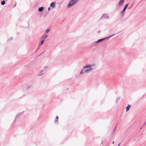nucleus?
<instances>
[{"label":"nucleus","instance_id":"nucleus-1","mask_svg":"<svg viewBox=\"0 0 146 146\" xmlns=\"http://www.w3.org/2000/svg\"><path fill=\"white\" fill-rule=\"evenodd\" d=\"M70 2L69 3L68 5V7H70L72 6L73 5L78 1V0H70Z\"/></svg>","mask_w":146,"mask_h":146},{"label":"nucleus","instance_id":"nucleus-2","mask_svg":"<svg viewBox=\"0 0 146 146\" xmlns=\"http://www.w3.org/2000/svg\"><path fill=\"white\" fill-rule=\"evenodd\" d=\"M128 4H126L125 5V6L124 7V8L123 9V10L121 12V14H122L123 15V13H124V12L125 11V10L127 8V7L128 6Z\"/></svg>","mask_w":146,"mask_h":146},{"label":"nucleus","instance_id":"nucleus-3","mask_svg":"<svg viewBox=\"0 0 146 146\" xmlns=\"http://www.w3.org/2000/svg\"><path fill=\"white\" fill-rule=\"evenodd\" d=\"M124 1V0H120L119 2V5H122L123 4Z\"/></svg>","mask_w":146,"mask_h":146},{"label":"nucleus","instance_id":"nucleus-4","mask_svg":"<svg viewBox=\"0 0 146 146\" xmlns=\"http://www.w3.org/2000/svg\"><path fill=\"white\" fill-rule=\"evenodd\" d=\"M55 2H53L50 5V6L52 7V8H54L55 6Z\"/></svg>","mask_w":146,"mask_h":146},{"label":"nucleus","instance_id":"nucleus-5","mask_svg":"<svg viewBox=\"0 0 146 146\" xmlns=\"http://www.w3.org/2000/svg\"><path fill=\"white\" fill-rule=\"evenodd\" d=\"M131 105H128V106L126 107V111H128L129 110L130 108V107Z\"/></svg>","mask_w":146,"mask_h":146},{"label":"nucleus","instance_id":"nucleus-6","mask_svg":"<svg viewBox=\"0 0 146 146\" xmlns=\"http://www.w3.org/2000/svg\"><path fill=\"white\" fill-rule=\"evenodd\" d=\"M43 9V7H41L38 9V11L40 12L42 11Z\"/></svg>","mask_w":146,"mask_h":146},{"label":"nucleus","instance_id":"nucleus-7","mask_svg":"<svg viewBox=\"0 0 146 146\" xmlns=\"http://www.w3.org/2000/svg\"><path fill=\"white\" fill-rule=\"evenodd\" d=\"M48 35H45V36H43L42 37V39H44H44L47 37Z\"/></svg>","mask_w":146,"mask_h":146},{"label":"nucleus","instance_id":"nucleus-8","mask_svg":"<svg viewBox=\"0 0 146 146\" xmlns=\"http://www.w3.org/2000/svg\"><path fill=\"white\" fill-rule=\"evenodd\" d=\"M104 39V38H103V39H99L98 41H97L96 42L97 43L103 40Z\"/></svg>","mask_w":146,"mask_h":146},{"label":"nucleus","instance_id":"nucleus-9","mask_svg":"<svg viewBox=\"0 0 146 146\" xmlns=\"http://www.w3.org/2000/svg\"><path fill=\"white\" fill-rule=\"evenodd\" d=\"M92 70V69L91 68H90V69H88V70H86V71H85V72H87L88 71H91Z\"/></svg>","mask_w":146,"mask_h":146},{"label":"nucleus","instance_id":"nucleus-10","mask_svg":"<svg viewBox=\"0 0 146 146\" xmlns=\"http://www.w3.org/2000/svg\"><path fill=\"white\" fill-rule=\"evenodd\" d=\"M5 3V2L4 1H2L1 2V4L2 5H4Z\"/></svg>","mask_w":146,"mask_h":146},{"label":"nucleus","instance_id":"nucleus-11","mask_svg":"<svg viewBox=\"0 0 146 146\" xmlns=\"http://www.w3.org/2000/svg\"><path fill=\"white\" fill-rule=\"evenodd\" d=\"M91 66L90 65H89L87 66H85V67H84V68H90V67Z\"/></svg>","mask_w":146,"mask_h":146},{"label":"nucleus","instance_id":"nucleus-12","mask_svg":"<svg viewBox=\"0 0 146 146\" xmlns=\"http://www.w3.org/2000/svg\"><path fill=\"white\" fill-rule=\"evenodd\" d=\"M58 116H56V120L55 121V122H57L58 121Z\"/></svg>","mask_w":146,"mask_h":146},{"label":"nucleus","instance_id":"nucleus-13","mask_svg":"<svg viewBox=\"0 0 146 146\" xmlns=\"http://www.w3.org/2000/svg\"><path fill=\"white\" fill-rule=\"evenodd\" d=\"M44 40L43 39L41 41V44H40L41 45L44 42Z\"/></svg>","mask_w":146,"mask_h":146},{"label":"nucleus","instance_id":"nucleus-14","mask_svg":"<svg viewBox=\"0 0 146 146\" xmlns=\"http://www.w3.org/2000/svg\"><path fill=\"white\" fill-rule=\"evenodd\" d=\"M50 31V30L49 29H47L46 30V33H48V32Z\"/></svg>","mask_w":146,"mask_h":146},{"label":"nucleus","instance_id":"nucleus-15","mask_svg":"<svg viewBox=\"0 0 146 146\" xmlns=\"http://www.w3.org/2000/svg\"><path fill=\"white\" fill-rule=\"evenodd\" d=\"M144 125H146V122H145L144 123Z\"/></svg>","mask_w":146,"mask_h":146},{"label":"nucleus","instance_id":"nucleus-16","mask_svg":"<svg viewBox=\"0 0 146 146\" xmlns=\"http://www.w3.org/2000/svg\"><path fill=\"white\" fill-rule=\"evenodd\" d=\"M82 71H81V72H80V73L81 74H82L83 73L82 72Z\"/></svg>","mask_w":146,"mask_h":146},{"label":"nucleus","instance_id":"nucleus-17","mask_svg":"<svg viewBox=\"0 0 146 146\" xmlns=\"http://www.w3.org/2000/svg\"><path fill=\"white\" fill-rule=\"evenodd\" d=\"M50 9V7H49L48 8V10H49Z\"/></svg>","mask_w":146,"mask_h":146},{"label":"nucleus","instance_id":"nucleus-18","mask_svg":"<svg viewBox=\"0 0 146 146\" xmlns=\"http://www.w3.org/2000/svg\"><path fill=\"white\" fill-rule=\"evenodd\" d=\"M41 74H40L39 75V76L41 75Z\"/></svg>","mask_w":146,"mask_h":146},{"label":"nucleus","instance_id":"nucleus-19","mask_svg":"<svg viewBox=\"0 0 146 146\" xmlns=\"http://www.w3.org/2000/svg\"><path fill=\"white\" fill-rule=\"evenodd\" d=\"M114 143V142H113L112 143H113H113Z\"/></svg>","mask_w":146,"mask_h":146},{"label":"nucleus","instance_id":"nucleus-20","mask_svg":"<svg viewBox=\"0 0 146 146\" xmlns=\"http://www.w3.org/2000/svg\"><path fill=\"white\" fill-rule=\"evenodd\" d=\"M16 6V5H14V6Z\"/></svg>","mask_w":146,"mask_h":146},{"label":"nucleus","instance_id":"nucleus-21","mask_svg":"<svg viewBox=\"0 0 146 146\" xmlns=\"http://www.w3.org/2000/svg\"><path fill=\"white\" fill-rule=\"evenodd\" d=\"M119 144L118 145V146H119Z\"/></svg>","mask_w":146,"mask_h":146}]
</instances>
